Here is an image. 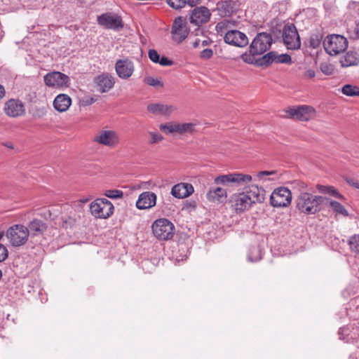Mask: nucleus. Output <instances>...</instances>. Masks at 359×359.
Returning a JSON list of instances; mask_svg holds the SVG:
<instances>
[{"mask_svg": "<svg viewBox=\"0 0 359 359\" xmlns=\"http://www.w3.org/2000/svg\"><path fill=\"white\" fill-rule=\"evenodd\" d=\"M224 39L226 43L237 47H245L248 44V39L245 34L238 30L228 31L224 34Z\"/></svg>", "mask_w": 359, "mask_h": 359, "instance_id": "a211bd4d", "label": "nucleus"}, {"mask_svg": "<svg viewBox=\"0 0 359 359\" xmlns=\"http://www.w3.org/2000/svg\"><path fill=\"white\" fill-rule=\"evenodd\" d=\"M315 76H316V72L314 70H313L311 69L306 70L304 74V76L306 79H312V78L315 77Z\"/></svg>", "mask_w": 359, "mask_h": 359, "instance_id": "603ef678", "label": "nucleus"}, {"mask_svg": "<svg viewBox=\"0 0 359 359\" xmlns=\"http://www.w3.org/2000/svg\"><path fill=\"white\" fill-rule=\"evenodd\" d=\"M8 255V252L5 245L0 243V262L4 261Z\"/></svg>", "mask_w": 359, "mask_h": 359, "instance_id": "de8ad7c7", "label": "nucleus"}, {"mask_svg": "<svg viewBox=\"0 0 359 359\" xmlns=\"http://www.w3.org/2000/svg\"><path fill=\"white\" fill-rule=\"evenodd\" d=\"M323 46L327 53L330 55H337L347 48L348 41L341 35L331 34L324 39Z\"/></svg>", "mask_w": 359, "mask_h": 359, "instance_id": "423d86ee", "label": "nucleus"}, {"mask_svg": "<svg viewBox=\"0 0 359 359\" xmlns=\"http://www.w3.org/2000/svg\"><path fill=\"white\" fill-rule=\"evenodd\" d=\"M264 191L263 189L252 185L247 187L244 193L247 194V196L250 198L251 203L255 204L262 203L264 200Z\"/></svg>", "mask_w": 359, "mask_h": 359, "instance_id": "a878e982", "label": "nucleus"}, {"mask_svg": "<svg viewBox=\"0 0 359 359\" xmlns=\"http://www.w3.org/2000/svg\"><path fill=\"white\" fill-rule=\"evenodd\" d=\"M236 6V1L225 0L217 3V9L221 16H229L233 13Z\"/></svg>", "mask_w": 359, "mask_h": 359, "instance_id": "cd10ccee", "label": "nucleus"}, {"mask_svg": "<svg viewBox=\"0 0 359 359\" xmlns=\"http://www.w3.org/2000/svg\"><path fill=\"white\" fill-rule=\"evenodd\" d=\"M194 191L191 184L179 183L172 187L170 194L177 198H184L191 195Z\"/></svg>", "mask_w": 359, "mask_h": 359, "instance_id": "5701e85b", "label": "nucleus"}, {"mask_svg": "<svg viewBox=\"0 0 359 359\" xmlns=\"http://www.w3.org/2000/svg\"><path fill=\"white\" fill-rule=\"evenodd\" d=\"M271 175H273V176L276 175V172L275 170L261 171L257 174V177L259 179H262L265 176H271Z\"/></svg>", "mask_w": 359, "mask_h": 359, "instance_id": "8fccbe9b", "label": "nucleus"}, {"mask_svg": "<svg viewBox=\"0 0 359 359\" xmlns=\"http://www.w3.org/2000/svg\"><path fill=\"white\" fill-rule=\"evenodd\" d=\"M291 201V191L286 187H279L276 189L272 192L270 197V203L271 205L276 208L286 207L290 204Z\"/></svg>", "mask_w": 359, "mask_h": 359, "instance_id": "9b49d317", "label": "nucleus"}, {"mask_svg": "<svg viewBox=\"0 0 359 359\" xmlns=\"http://www.w3.org/2000/svg\"><path fill=\"white\" fill-rule=\"evenodd\" d=\"M117 75L122 79L130 78L134 72V64L128 59L118 60L115 64Z\"/></svg>", "mask_w": 359, "mask_h": 359, "instance_id": "6ab92c4d", "label": "nucleus"}, {"mask_svg": "<svg viewBox=\"0 0 359 359\" xmlns=\"http://www.w3.org/2000/svg\"><path fill=\"white\" fill-rule=\"evenodd\" d=\"M291 62V57L288 54L277 55L276 63H290Z\"/></svg>", "mask_w": 359, "mask_h": 359, "instance_id": "c03bdc74", "label": "nucleus"}, {"mask_svg": "<svg viewBox=\"0 0 359 359\" xmlns=\"http://www.w3.org/2000/svg\"><path fill=\"white\" fill-rule=\"evenodd\" d=\"M283 39L288 49L297 50L301 46V41L296 27L291 25H286L283 28Z\"/></svg>", "mask_w": 359, "mask_h": 359, "instance_id": "9d476101", "label": "nucleus"}, {"mask_svg": "<svg viewBox=\"0 0 359 359\" xmlns=\"http://www.w3.org/2000/svg\"><path fill=\"white\" fill-rule=\"evenodd\" d=\"M97 23L106 29L119 30L123 27L121 18L113 13H105L97 17Z\"/></svg>", "mask_w": 359, "mask_h": 359, "instance_id": "f8f14e48", "label": "nucleus"}, {"mask_svg": "<svg viewBox=\"0 0 359 359\" xmlns=\"http://www.w3.org/2000/svg\"><path fill=\"white\" fill-rule=\"evenodd\" d=\"M194 46V47H196L197 43H195Z\"/></svg>", "mask_w": 359, "mask_h": 359, "instance_id": "0e129e2a", "label": "nucleus"}, {"mask_svg": "<svg viewBox=\"0 0 359 359\" xmlns=\"http://www.w3.org/2000/svg\"><path fill=\"white\" fill-rule=\"evenodd\" d=\"M229 203L237 212H244L252 205L250 202V198L244 191L233 194L229 199Z\"/></svg>", "mask_w": 359, "mask_h": 359, "instance_id": "2eb2a0df", "label": "nucleus"}, {"mask_svg": "<svg viewBox=\"0 0 359 359\" xmlns=\"http://www.w3.org/2000/svg\"><path fill=\"white\" fill-rule=\"evenodd\" d=\"M320 70L326 75H331L334 72L332 66L327 64H322L320 65Z\"/></svg>", "mask_w": 359, "mask_h": 359, "instance_id": "49530a36", "label": "nucleus"}, {"mask_svg": "<svg viewBox=\"0 0 359 359\" xmlns=\"http://www.w3.org/2000/svg\"><path fill=\"white\" fill-rule=\"evenodd\" d=\"M272 37L266 32L258 33L249 46V53L241 55V59L246 63L254 64L257 56L263 55L272 44Z\"/></svg>", "mask_w": 359, "mask_h": 359, "instance_id": "f257e3e1", "label": "nucleus"}, {"mask_svg": "<svg viewBox=\"0 0 359 359\" xmlns=\"http://www.w3.org/2000/svg\"><path fill=\"white\" fill-rule=\"evenodd\" d=\"M5 234H6V232H4V231H1V232L0 233V241L1 240L2 237H3L4 236H5Z\"/></svg>", "mask_w": 359, "mask_h": 359, "instance_id": "680f3d73", "label": "nucleus"}, {"mask_svg": "<svg viewBox=\"0 0 359 359\" xmlns=\"http://www.w3.org/2000/svg\"><path fill=\"white\" fill-rule=\"evenodd\" d=\"M323 39L320 33H314L310 36L309 39V46L313 48H317L320 46Z\"/></svg>", "mask_w": 359, "mask_h": 359, "instance_id": "e433bc0d", "label": "nucleus"}, {"mask_svg": "<svg viewBox=\"0 0 359 359\" xmlns=\"http://www.w3.org/2000/svg\"><path fill=\"white\" fill-rule=\"evenodd\" d=\"M147 109L149 112L161 116H169L177 110L176 106L165 104L163 103H151L147 105Z\"/></svg>", "mask_w": 359, "mask_h": 359, "instance_id": "aec40b11", "label": "nucleus"}, {"mask_svg": "<svg viewBox=\"0 0 359 359\" xmlns=\"http://www.w3.org/2000/svg\"><path fill=\"white\" fill-rule=\"evenodd\" d=\"M159 129L167 135L174 133H177V123L168 122L162 123L159 126Z\"/></svg>", "mask_w": 359, "mask_h": 359, "instance_id": "c9c22d12", "label": "nucleus"}, {"mask_svg": "<svg viewBox=\"0 0 359 359\" xmlns=\"http://www.w3.org/2000/svg\"><path fill=\"white\" fill-rule=\"evenodd\" d=\"M196 124L193 123H177V133L182 135L184 133H193L195 131Z\"/></svg>", "mask_w": 359, "mask_h": 359, "instance_id": "f704fd0d", "label": "nucleus"}, {"mask_svg": "<svg viewBox=\"0 0 359 359\" xmlns=\"http://www.w3.org/2000/svg\"><path fill=\"white\" fill-rule=\"evenodd\" d=\"M149 58L154 63H158L160 60V55L154 49H150L148 52Z\"/></svg>", "mask_w": 359, "mask_h": 359, "instance_id": "a18cd8bd", "label": "nucleus"}, {"mask_svg": "<svg viewBox=\"0 0 359 359\" xmlns=\"http://www.w3.org/2000/svg\"><path fill=\"white\" fill-rule=\"evenodd\" d=\"M211 16L210 10L205 6L196 7L190 13L189 20L191 24L200 26L209 21Z\"/></svg>", "mask_w": 359, "mask_h": 359, "instance_id": "f3484780", "label": "nucleus"}, {"mask_svg": "<svg viewBox=\"0 0 359 359\" xmlns=\"http://www.w3.org/2000/svg\"><path fill=\"white\" fill-rule=\"evenodd\" d=\"M325 201H327L328 205L331 208L332 212L335 213L336 215H341L344 217L348 216V210L339 202L326 197Z\"/></svg>", "mask_w": 359, "mask_h": 359, "instance_id": "c756f323", "label": "nucleus"}, {"mask_svg": "<svg viewBox=\"0 0 359 359\" xmlns=\"http://www.w3.org/2000/svg\"><path fill=\"white\" fill-rule=\"evenodd\" d=\"M213 52L210 48L204 49L201 53V57L204 59H209L212 56Z\"/></svg>", "mask_w": 359, "mask_h": 359, "instance_id": "09e8293b", "label": "nucleus"}, {"mask_svg": "<svg viewBox=\"0 0 359 359\" xmlns=\"http://www.w3.org/2000/svg\"><path fill=\"white\" fill-rule=\"evenodd\" d=\"M316 188L322 194L330 195L341 201L345 200L344 196L333 186L317 184Z\"/></svg>", "mask_w": 359, "mask_h": 359, "instance_id": "7c9ffc66", "label": "nucleus"}, {"mask_svg": "<svg viewBox=\"0 0 359 359\" xmlns=\"http://www.w3.org/2000/svg\"><path fill=\"white\" fill-rule=\"evenodd\" d=\"M6 94V90L4 87L0 84V100H1Z\"/></svg>", "mask_w": 359, "mask_h": 359, "instance_id": "6e6d98bb", "label": "nucleus"}, {"mask_svg": "<svg viewBox=\"0 0 359 359\" xmlns=\"http://www.w3.org/2000/svg\"><path fill=\"white\" fill-rule=\"evenodd\" d=\"M144 83L150 86L158 88V87H163V83L161 80L156 78H154L151 76H147L144 78Z\"/></svg>", "mask_w": 359, "mask_h": 359, "instance_id": "a19ab883", "label": "nucleus"}, {"mask_svg": "<svg viewBox=\"0 0 359 359\" xmlns=\"http://www.w3.org/2000/svg\"><path fill=\"white\" fill-rule=\"evenodd\" d=\"M325 199V197L302 191L296 198V208L302 213L315 215L321 210V205Z\"/></svg>", "mask_w": 359, "mask_h": 359, "instance_id": "f03ea898", "label": "nucleus"}, {"mask_svg": "<svg viewBox=\"0 0 359 359\" xmlns=\"http://www.w3.org/2000/svg\"><path fill=\"white\" fill-rule=\"evenodd\" d=\"M93 142L99 145L113 149L119 144L120 137L115 130L102 129L93 136Z\"/></svg>", "mask_w": 359, "mask_h": 359, "instance_id": "0eeeda50", "label": "nucleus"}, {"mask_svg": "<svg viewBox=\"0 0 359 359\" xmlns=\"http://www.w3.org/2000/svg\"><path fill=\"white\" fill-rule=\"evenodd\" d=\"M5 236L11 245L20 247L28 241L29 229L22 224H13L6 230Z\"/></svg>", "mask_w": 359, "mask_h": 359, "instance_id": "7ed1b4c3", "label": "nucleus"}, {"mask_svg": "<svg viewBox=\"0 0 359 359\" xmlns=\"http://www.w3.org/2000/svg\"><path fill=\"white\" fill-rule=\"evenodd\" d=\"M157 196L151 191H144L140 194L136 202V207L139 210H145L156 205Z\"/></svg>", "mask_w": 359, "mask_h": 359, "instance_id": "412c9836", "label": "nucleus"}, {"mask_svg": "<svg viewBox=\"0 0 359 359\" xmlns=\"http://www.w3.org/2000/svg\"><path fill=\"white\" fill-rule=\"evenodd\" d=\"M340 63L345 67L357 66L359 64V55L355 52L348 51L340 58Z\"/></svg>", "mask_w": 359, "mask_h": 359, "instance_id": "c85d7f7f", "label": "nucleus"}, {"mask_svg": "<svg viewBox=\"0 0 359 359\" xmlns=\"http://www.w3.org/2000/svg\"><path fill=\"white\" fill-rule=\"evenodd\" d=\"M4 113L9 117L17 118L25 113V107L23 102L18 99H10L4 106Z\"/></svg>", "mask_w": 359, "mask_h": 359, "instance_id": "dca6fc26", "label": "nucleus"}, {"mask_svg": "<svg viewBox=\"0 0 359 359\" xmlns=\"http://www.w3.org/2000/svg\"><path fill=\"white\" fill-rule=\"evenodd\" d=\"M348 244L352 252L359 254V235L355 234L351 236L348 241Z\"/></svg>", "mask_w": 359, "mask_h": 359, "instance_id": "4c0bfd02", "label": "nucleus"}, {"mask_svg": "<svg viewBox=\"0 0 359 359\" xmlns=\"http://www.w3.org/2000/svg\"><path fill=\"white\" fill-rule=\"evenodd\" d=\"M72 104V99L67 94L57 95L53 101L55 109L59 112L66 111Z\"/></svg>", "mask_w": 359, "mask_h": 359, "instance_id": "b1692460", "label": "nucleus"}, {"mask_svg": "<svg viewBox=\"0 0 359 359\" xmlns=\"http://www.w3.org/2000/svg\"><path fill=\"white\" fill-rule=\"evenodd\" d=\"M168 5L175 8L179 9L185 6L187 3V0H166Z\"/></svg>", "mask_w": 359, "mask_h": 359, "instance_id": "37998d69", "label": "nucleus"}, {"mask_svg": "<svg viewBox=\"0 0 359 359\" xmlns=\"http://www.w3.org/2000/svg\"><path fill=\"white\" fill-rule=\"evenodd\" d=\"M202 0H187V4L191 6H194L195 5L200 3Z\"/></svg>", "mask_w": 359, "mask_h": 359, "instance_id": "5fc2aeb1", "label": "nucleus"}, {"mask_svg": "<svg viewBox=\"0 0 359 359\" xmlns=\"http://www.w3.org/2000/svg\"><path fill=\"white\" fill-rule=\"evenodd\" d=\"M3 145L11 149H13L14 148V146L11 142H4V143H3Z\"/></svg>", "mask_w": 359, "mask_h": 359, "instance_id": "13d9d810", "label": "nucleus"}, {"mask_svg": "<svg viewBox=\"0 0 359 359\" xmlns=\"http://www.w3.org/2000/svg\"><path fill=\"white\" fill-rule=\"evenodd\" d=\"M233 24L229 20L224 19L220 22H219L216 27L215 29L218 34L223 35L225 34L228 31H231L230 28Z\"/></svg>", "mask_w": 359, "mask_h": 359, "instance_id": "72a5a7b5", "label": "nucleus"}, {"mask_svg": "<svg viewBox=\"0 0 359 359\" xmlns=\"http://www.w3.org/2000/svg\"><path fill=\"white\" fill-rule=\"evenodd\" d=\"M114 211V205L105 198H98L90 204V212L95 218L107 219Z\"/></svg>", "mask_w": 359, "mask_h": 359, "instance_id": "39448f33", "label": "nucleus"}, {"mask_svg": "<svg viewBox=\"0 0 359 359\" xmlns=\"http://www.w3.org/2000/svg\"><path fill=\"white\" fill-rule=\"evenodd\" d=\"M103 194L111 199H119L123 196V192L119 189H107L104 191Z\"/></svg>", "mask_w": 359, "mask_h": 359, "instance_id": "58836bf2", "label": "nucleus"}, {"mask_svg": "<svg viewBox=\"0 0 359 359\" xmlns=\"http://www.w3.org/2000/svg\"><path fill=\"white\" fill-rule=\"evenodd\" d=\"M189 33V29L186 20L182 17L176 18L171 30L172 40L180 43L188 36Z\"/></svg>", "mask_w": 359, "mask_h": 359, "instance_id": "4468645a", "label": "nucleus"}, {"mask_svg": "<svg viewBox=\"0 0 359 359\" xmlns=\"http://www.w3.org/2000/svg\"><path fill=\"white\" fill-rule=\"evenodd\" d=\"M277 55L278 53L274 51H271L265 55H264L262 57L257 59L256 63L253 65H256L257 66L262 65H269L272 62H276L277 60Z\"/></svg>", "mask_w": 359, "mask_h": 359, "instance_id": "2f4dec72", "label": "nucleus"}, {"mask_svg": "<svg viewBox=\"0 0 359 359\" xmlns=\"http://www.w3.org/2000/svg\"><path fill=\"white\" fill-rule=\"evenodd\" d=\"M277 179H278V177H272V178H271L270 180H277Z\"/></svg>", "mask_w": 359, "mask_h": 359, "instance_id": "e2e57ef3", "label": "nucleus"}, {"mask_svg": "<svg viewBox=\"0 0 359 359\" xmlns=\"http://www.w3.org/2000/svg\"><path fill=\"white\" fill-rule=\"evenodd\" d=\"M151 228L154 236L159 240H169L174 236L175 226L173 224L167 219L156 220L153 223Z\"/></svg>", "mask_w": 359, "mask_h": 359, "instance_id": "6e6552de", "label": "nucleus"}, {"mask_svg": "<svg viewBox=\"0 0 359 359\" xmlns=\"http://www.w3.org/2000/svg\"><path fill=\"white\" fill-rule=\"evenodd\" d=\"M43 81L45 84L50 88H67L70 84V79L67 75L56 71L46 74L43 76Z\"/></svg>", "mask_w": 359, "mask_h": 359, "instance_id": "1a4fd4ad", "label": "nucleus"}, {"mask_svg": "<svg viewBox=\"0 0 359 359\" xmlns=\"http://www.w3.org/2000/svg\"><path fill=\"white\" fill-rule=\"evenodd\" d=\"M248 259L250 262H257L261 259L260 251L257 248H252L250 250Z\"/></svg>", "mask_w": 359, "mask_h": 359, "instance_id": "79ce46f5", "label": "nucleus"}, {"mask_svg": "<svg viewBox=\"0 0 359 359\" xmlns=\"http://www.w3.org/2000/svg\"><path fill=\"white\" fill-rule=\"evenodd\" d=\"M355 36H353L355 39H359V23L357 25L355 30Z\"/></svg>", "mask_w": 359, "mask_h": 359, "instance_id": "4d7b16f0", "label": "nucleus"}, {"mask_svg": "<svg viewBox=\"0 0 359 359\" xmlns=\"http://www.w3.org/2000/svg\"><path fill=\"white\" fill-rule=\"evenodd\" d=\"M288 115L294 119L301 121H308L314 118L316 114V109L311 106L301 105L290 108L287 111Z\"/></svg>", "mask_w": 359, "mask_h": 359, "instance_id": "ddd939ff", "label": "nucleus"}, {"mask_svg": "<svg viewBox=\"0 0 359 359\" xmlns=\"http://www.w3.org/2000/svg\"><path fill=\"white\" fill-rule=\"evenodd\" d=\"M158 64H160L161 66H170L172 65V61L163 56L161 57H160Z\"/></svg>", "mask_w": 359, "mask_h": 359, "instance_id": "3c124183", "label": "nucleus"}, {"mask_svg": "<svg viewBox=\"0 0 359 359\" xmlns=\"http://www.w3.org/2000/svg\"><path fill=\"white\" fill-rule=\"evenodd\" d=\"M27 227L29 229V236H36L46 231L47 224L41 219H34L29 223Z\"/></svg>", "mask_w": 359, "mask_h": 359, "instance_id": "bb28decb", "label": "nucleus"}, {"mask_svg": "<svg viewBox=\"0 0 359 359\" xmlns=\"http://www.w3.org/2000/svg\"><path fill=\"white\" fill-rule=\"evenodd\" d=\"M252 181V176L241 172H232L216 177L214 182L224 186L246 187Z\"/></svg>", "mask_w": 359, "mask_h": 359, "instance_id": "20e7f679", "label": "nucleus"}, {"mask_svg": "<svg viewBox=\"0 0 359 359\" xmlns=\"http://www.w3.org/2000/svg\"><path fill=\"white\" fill-rule=\"evenodd\" d=\"M95 83L99 92L106 93L114 86V77L109 74H102L95 78Z\"/></svg>", "mask_w": 359, "mask_h": 359, "instance_id": "4be33fe9", "label": "nucleus"}, {"mask_svg": "<svg viewBox=\"0 0 359 359\" xmlns=\"http://www.w3.org/2000/svg\"><path fill=\"white\" fill-rule=\"evenodd\" d=\"M89 201L88 198H83L81 200V202L83 203H87Z\"/></svg>", "mask_w": 359, "mask_h": 359, "instance_id": "052dcab7", "label": "nucleus"}, {"mask_svg": "<svg viewBox=\"0 0 359 359\" xmlns=\"http://www.w3.org/2000/svg\"><path fill=\"white\" fill-rule=\"evenodd\" d=\"M206 196L210 202L222 203L227 198V192L222 187L210 188Z\"/></svg>", "mask_w": 359, "mask_h": 359, "instance_id": "393cba45", "label": "nucleus"}, {"mask_svg": "<svg viewBox=\"0 0 359 359\" xmlns=\"http://www.w3.org/2000/svg\"><path fill=\"white\" fill-rule=\"evenodd\" d=\"M95 102V99L93 98H90L88 100H87L86 101H85V105H89V104H93V102Z\"/></svg>", "mask_w": 359, "mask_h": 359, "instance_id": "bf43d9fd", "label": "nucleus"}, {"mask_svg": "<svg viewBox=\"0 0 359 359\" xmlns=\"http://www.w3.org/2000/svg\"><path fill=\"white\" fill-rule=\"evenodd\" d=\"M148 135L149 136V144H154L161 142L164 137L158 131H149Z\"/></svg>", "mask_w": 359, "mask_h": 359, "instance_id": "ea45409f", "label": "nucleus"}, {"mask_svg": "<svg viewBox=\"0 0 359 359\" xmlns=\"http://www.w3.org/2000/svg\"><path fill=\"white\" fill-rule=\"evenodd\" d=\"M346 182L351 185V187L355 188V189H359V182L357 181V180H355L353 179H346Z\"/></svg>", "mask_w": 359, "mask_h": 359, "instance_id": "864d4df0", "label": "nucleus"}, {"mask_svg": "<svg viewBox=\"0 0 359 359\" xmlns=\"http://www.w3.org/2000/svg\"><path fill=\"white\" fill-rule=\"evenodd\" d=\"M341 92L348 97H359V87L357 86L346 84L341 88Z\"/></svg>", "mask_w": 359, "mask_h": 359, "instance_id": "473e14b6", "label": "nucleus"}]
</instances>
